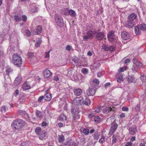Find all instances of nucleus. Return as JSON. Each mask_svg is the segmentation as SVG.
I'll list each match as a JSON object with an SVG mask.
<instances>
[{"instance_id": "obj_1", "label": "nucleus", "mask_w": 146, "mask_h": 146, "mask_svg": "<svg viewBox=\"0 0 146 146\" xmlns=\"http://www.w3.org/2000/svg\"><path fill=\"white\" fill-rule=\"evenodd\" d=\"M26 124L25 121L21 119H18L13 121L11 126L15 129L19 130L21 129Z\"/></svg>"}, {"instance_id": "obj_2", "label": "nucleus", "mask_w": 146, "mask_h": 146, "mask_svg": "<svg viewBox=\"0 0 146 146\" xmlns=\"http://www.w3.org/2000/svg\"><path fill=\"white\" fill-rule=\"evenodd\" d=\"M12 62L15 66H20L22 64L23 60L21 56L17 54H15L12 56Z\"/></svg>"}, {"instance_id": "obj_3", "label": "nucleus", "mask_w": 146, "mask_h": 146, "mask_svg": "<svg viewBox=\"0 0 146 146\" xmlns=\"http://www.w3.org/2000/svg\"><path fill=\"white\" fill-rule=\"evenodd\" d=\"M115 32L113 31H111L108 34V38L109 41L114 43L117 42L118 37L115 35Z\"/></svg>"}, {"instance_id": "obj_4", "label": "nucleus", "mask_w": 146, "mask_h": 146, "mask_svg": "<svg viewBox=\"0 0 146 146\" xmlns=\"http://www.w3.org/2000/svg\"><path fill=\"white\" fill-rule=\"evenodd\" d=\"M54 20L57 25L59 27H61L64 25L62 17L60 15L56 14L54 15Z\"/></svg>"}, {"instance_id": "obj_5", "label": "nucleus", "mask_w": 146, "mask_h": 146, "mask_svg": "<svg viewBox=\"0 0 146 146\" xmlns=\"http://www.w3.org/2000/svg\"><path fill=\"white\" fill-rule=\"evenodd\" d=\"M63 11H64V14L66 15H70L72 17H75L76 15V13L75 12L72 10H69L68 8L64 9Z\"/></svg>"}, {"instance_id": "obj_6", "label": "nucleus", "mask_w": 146, "mask_h": 146, "mask_svg": "<svg viewBox=\"0 0 146 146\" xmlns=\"http://www.w3.org/2000/svg\"><path fill=\"white\" fill-rule=\"evenodd\" d=\"M95 33L96 32L95 31H88L86 35L83 37V40H86L88 39L92 38Z\"/></svg>"}, {"instance_id": "obj_7", "label": "nucleus", "mask_w": 146, "mask_h": 146, "mask_svg": "<svg viewBox=\"0 0 146 146\" xmlns=\"http://www.w3.org/2000/svg\"><path fill=\"white\" fill-rule=\"evenodd\" d=\"M83 102V97H80L75 99L72 101V104L76 106L81 105Z\"/></svg>"}, {"instance_id": "obj_8", "label": "nucleus", "mask_w": 146, "mask_h": 146, "mask_svg": "<svg viewBox=\"0 0 146 146\" xmlns=\"http://www.w3.org/2000/svg\"><path fill=\"white\" fill-rule=\"evenodd\" d=\"M71 112L73 114V117L74 119H78L80 118V116L79 115L78 113L79 112L78 109L74 108H72L71 109Z\"/></svg>"}, {"instance_id": "obj_9", "label": "nucleus", "mask_w": 146, "mask_h": 146, "mask_svg": "<svg viewBox=\"0 0 146 146\" xmlns=\"http://www.w3.org/2000/svg\"><path fill=\"white\" fill-rule=\"evenodd\" d=\"M142 66V64L140 62H138L136 64H133L132 70L134 72H136Z\"/></svg>"}, {"instance_id": "obj_10", "label": "nucleus", "mask_w": 146, "mask_h": 146, "mask_svg": "<svg viewBox=\"0 0 146 146\" xmlns=\"http://www.w3.org/2000/svg\"><path fill=\"white\" fill-rule=\"evenodd\" d=\"M121 36L122 38L125 40L129 39L130 38V36L129 33L125 31H123L121 33Z\"/></svg>"}, {"instance_id": "obj_11", "label": "nucleus", "mask_w": 146, "mask_h": 146, "mask_svg": "<svg viewBox=\"0 0 146 146\" xmlns=\"http://www.w3.org/2000/svg\"><path fill=\"white\" fill-rule=\"evenodd\" d=\"M118 127L117 124L115 122L112 123L109 134L110 135L112 134Z\"/></svg>"}, {"instance_id": "obj_12", "label": "nucleus", "mask_w": 146, "mask_h": 146, "mask_svg": "<svg viewBox=\"0 0 146 146\" xmlns=\"http://www.w3.org/2000/svg\"><path fill=\"white\" fill-rule=\"evenodd\" d=\"M129 130L130 134L134 135L137 132V127L136 125H133L129 128Z\"/></svg>"}, {"instance_id": "obj_13", "label": "nucleus", "mask_w": 146, "mask_h": 146, "mask_svg": "<svg viewBox=\"0 0 146 146\" xmlns=\"http://www.w3.org/2000/svg\"><path fill=\"white\" fill-rule=\"evenodd\" d=\"M115 110L114 108L113 107H107L103 109V112L104 113L107 114L111 111H114Z\"/></svg>"}, {"instance_id": "obj_14", "label": "nucleus", "mask_w": 146, "mask_h": 146, "mask_svg": "<svg viewBox=\"0 0 146 146\" xmlns=\"http://www.w3.org/2000/svg\"><path fill=\"white\" fill-rule=\"evenodd\" d=\"M29 8V9L31 13L37 12L38 10L37 7L35 4L31 5Z\"/></svg>"}, {"instance_id": "obj_15", "label": "nucleus", "mask_w": 146, "mask_h": 146, "mask_svg": "<svg viewBox=\"0 0 146 146\" xmlns=\"http://www.w3.org/2000/svg\"><path fill=\"white\" fill-rule=\"evenodd\" d=\"M96 91L95 89L89 88L86 91V93L88 96H92L94 95Z\"/></svg>"}, {"instance_id": "obj_16", "label": "nucleus", "mask_w": 146, "mask_h": 146, "mask_svg": "<svg viewBox=\"0 0 146 146\" xmlns=\"http://www.w3.org/2000/svg\"><path fill=\"white\" fill-rule=\"evenodd\" d=\"M73 92L75 95L76 96H79L82 93V90L80 88H76L73 90Z\"/></svg>"}, {"instance_id": "obj_17", "label": "nucleus", "mask_w": 146, "mask_h": 146, "mask_svg": "<svg viewBox=\"0 0 146 146\" xmlns=\"http://www.w3.org/2000/svg\"><path fill=\"white\" fill-rule=\"evenodd\" d=\"M12 71V70L10 68H8L6 70V74L4 75V76L5 79H6V78H8V80H10V78H9V74Z\"/></svg>"}, {"instance_id": "obj_18", "label": "nucleus", "mask_w": 146, "mask_h": 146, "mask_svg": "<svg viewBox=\"0 0 146 146\" xmlns=\"http://www.w3.org/2000/svg\"><path fill=\"white\" fill-rule=\"evenodd\" d=\"M43 74L45 78H47L50 77L52 74L49 70L46 69L44 70Z\"/></svg>"}, {"instance_id": "obj_19", "label": "nucleus", "mask_w": 146, "mask_h": 146, "mask_svg": "<svg viewBox=\"0 0 146 146\" xmlns=\"http://www.w3.org/2000/svg\"><path fill=\"white\" fill-rule=\"evenodd\" d=\"M47 137L45 131L43 130L40 134L39 139L41 140H44L47 138Z\"/></svg>"}, {"instance_id": "obj_20", "label": "nucleus", "mask_w": 146, "mask_h": 146, "mask_svg": "<svg viewBox=\"0 0 146 146\" xmlns=\"http://www.w3.org/2000/svg\"><path fill=\"white\" fill-rule=\"evenodd\" d=\"M105 36L104 33L103 32H100L97 34L96 38L98 40H102Z\"/></svg>"}, {"instance_id": "obj_21", "label": "nucleus", "mask_w": 146, "mask_h": 146, "mask_svg": "<svg viewBox=\"0 0 146 146\" xmlns=\"http://www.w3.org/2000/svg\"><path fill=\"white\" fill-rule=\"evenodd\" d=\"M100 66V61H96L92 65V68L94 69H97Z\"/></svg>"}, {"instance_id": "obj_22", "label": "nucleus", "mask_w": 146, "mask_h": 146, "mask_svg": "<svg viewBox=\"0 0 146 146\" xmlns=\"http://www.w3.org/2000/svg\"><path fill=\"white\" fill-rule=\"evenodd\" d=\"M22 80V78L21 76L17 77L14 81V84L17 86L19 85L21 83Z\"/></svg>"}, {"instance_id": "obj_23", "label": "nucleus", "mask_w": 146, "mask_h": 146, "mask_svg": "<svg viewBox=\"0 0 146 146\" xmlns=\"http://www.w3.org/2000/svg\"><path fill=\"white\" fill-rule=\"evenodd\" d=\"M42 31L41 27L40 26H38L33 31L34 34H38L40 33Z\"/></svg>"}, {"instance_id": "obj_24", "label": "nucleus", "mask_w": 146, "mask_h": 146, "mask_svg": "<svg viewBox=\"0 0 146 146\" xmlns=\"http://www.w3.org/2000/svg\"><path fill=\"white\" fill-rule=\"evenodd\" d=\"M44 99L46 101H49L51 99V94L49 93H47L44 96Z\"/></svg>"}, {"instance_id": "obj_25", "label": "nucleus", "mask_w": 146, "mask_h": 146, "mask_svg": "<svg viewBox=\"0 0 146 146\" xmlns=\"http://www.w3.org/2000/svg\"><path fill=\"white\" fill-rule=\"evenodd\" d=\"M31 86L28 82H26L24 83L22 86V88L23 90H25L31 88Z\"/></svg>"}, {"instance_id": "obj_26", "label": "nucleus", "mask_w": 146, "mask_h": 146, "mask_svg": "<svg viewBox=\"0 0 146 146\" xmlns=\"http://www.w3.org/2000/svg\"><path fill=\"white\" fill-rule=\"evenodd\" d=\"M21 31L25 35H26L28 37L30 36L31 35V33L29 30H25L23 29H22Z\"/></svg>"}, {"instance_id": "obj_27", "label": "nucleus", "mask_w": 146, "mask_h": 146, "mask_svg": "<svg viewBox=\"0 0 146 146\" xmlns=\"http://www.w3.org/2000/svg\"><path fill=\"white\" fill-rule=\"evenodd\" d=\"M80 131L81 133H84L85 135H88L89 133L88 129L82 128L80 129Z\"/></svg>"}, {"instance_id": "obj_28", "label": "nucleus", "mask_w": 146, "mask_h": 146, "mask_svg": "<svg viewBox=\"0 0 146 146\" xmlns=\"http://www.w3.org/2000/svg\"><path fill=\"white\" fill-rule=\"evenodd\" d=\"M119 137L117 134L113 135L112 137V144H114L116 143L117 139H119Z\"/></svg>"}, {"instance_id": "obj_29", "label": "nucleus", "mask_w": 146, "mask_h": 146, "mask_svg": "<svg viewBox=\"0 0 146 146\" xmlns=\"http://www.w3.org/2000/svg\"><path fill=\"white\" fill-rule=\"evenodd\" d=\"M132 21H128L126 23L125 26L126 27L131 28L134 25V23L132 22Z\"/></svg>"}, {"instance_id": "obj_30", "label": "nucleus", "mask_w": 146, "mask_h": 146, "mask_svg": "<svg viewBox=\"0 0 146 146\" xmlns=\"http://www.w3.org/2000/svg\"><path fill=\"white\" fill-rule=\"evenodd\" d=\"M137 17V15L135 14L132 13L129 16V20L130 21H132L136 18Z\"/></svg>"}, {"instance_id": "obj_31", "label": "nucleus", "mask_w": 146, "mask_h": 146, "mask_svg": "<svg viewBox=\"0 0 146 146\" xmlns=\"http://www.w3.org/2000/svg\"><path fill=\"white\" fill-rule=\"evenodd\" d=\"M59 119L60 121H66V117L64 115L61 114L59 116Z\"/></svg>"}, {"instance_id": "obj_32", "label": "nucleus", "mask_w": 146, "mask_h": 146, "mask_svg": "<svg viewBox=\"0 0 146 146\" xmlns=\"http://www.w3.org/2000/svg\"><path fill=\"white\" fill-rule=\"evenodd\" d=\"M42 42L41 39L40 38L38 39V40L36 41L35 44V46L36 48L38 47L40 45Z\"/></svg>"}, {"instance_id": "obj_33", "label": "nucleus", "mask_w": 146, "mask_h": 146, "mask_svg": "<svg viewBox=\"0 0 146 146\" xmlns=\"http://www.w3.org/2000/svg\"><path fill=\"white\" fill-rule=\"evenodd\" d=\"M18 113L20 114L22 116L24 115L25 117H28L29 115L25 111L19 110L18 111Z\"/></svg>"}, {"instance_id": "obj_34", "label": "nucleus", "mask_w": 146, "mask_h": 146, "mask_svg": "<svg viewBox=\"0 0 146 146\" xmlns=\"http://www.w3.org/2000/svg\"><path fill=\"white\" fill-rule=\"evenodd\" d=\"M36 116L40 119L42 118L43 115L42 113L38 111H36Z\"/></svg>"}, {"instance_id": "obj_35", "label": "nucleus", "mask_w": 146, "mask_h": 146, "mask_svg": "<svg viewBox=\"0 0 146 146\" xmlns=\"http://www.w3.org/2000/svg\"><path fill=\"white\" fill-rule=\"evenodd\" d=\"M42 131L41 128L40 127H37L35 129V132L37 135H40Z\"/></svg>"}, {"instance_id": "obj_36", "label": "nucleus", "mask_w": 146, "mask_h": 146, "mask_svg": "<svg viewBox=\"0 0 146 146\" xmlns=\"http://www.w3.org/2000/svg\"><path fill=\"white\" fill-rule=\"evenodd\" d=\"M64 138L63 135H58V141L59 143H61L64 141Z\"/></svg>"}, {"instance_id": "obj_37", "label": "nucleus", "mask_w": 146, "mask_h": 146, "mask_svg": "<svg viewBox=\"0 0 146 146\" xmlns=\"http://www.w3.org/2000/svg\"><path fill=\"white\" fill-rule=\"evenodd\" d=\"M8 108L6 106H3L1 108V110L3 113H5L8 110Z\"/></svg>"}, {"instance_id": "obj_38", "label": "nucleus", "mask_w": 146, "mask_h": 146, "mask_svg": "<svg viewBox=\"0 0 146 146\" xmlns=\"http://www.w3.org/2000/svg\"><path fill=\"white\" fill-rule=\"evenodd\" d=\"M83 103L86 105L89 106L91 102L89 99L86 98L84 101H83Z\"/></svg>"}, {"instance_id": "obj_39", "label": "nucleus", "mask_w": 146, "mask_h": 146, "mask_svg": "<svg viewBox=\"0 0 146 146\" xmlns=\"http://www.w3.org/2000/svg\"><path fill=\"white\" fill-rule=\"evenodd\" d=\"M123 76L122 75H119L117 78V82H121L123 81Z\"/></svg>"}, {"instance_id": "obj_40", "label": "nucleus", "mask_w": 146, "mask_h": 146, "mask_svg": "<svg viewBox=\"0 0 146 146\" xmlns=\"http://www.w3.org/2000/svg\"><path fill=\"white\" fill-rule=\"evenodd\" d=\"M139 29L142 31H144L146 29V25L145 24H141L139 27Z\"/></svg>"}, {"instance_id": "obj_41", "label": "nucleus", "mask_w": 146, "mask_h": 146, "mask_svg": "<svg viewBox=\"0 0 146 146\" xmlns=\"http://www.w3.org/2000/svg\"><path fill=\"white\" fill-rule=\"evenodd\" d=\"M14 20L16 22H19L21 21V19L20 16L17 15H15L14 17Z\"/></svg>"}, {"instance_id": "obj_42", "label": "nucleus", "mask_w": 146, "mask_h": 146, "mask_svg": "<svg viewBox=\"0 0 146 146\" xmlns=\"http://www.w3.org/2000/svg\"><path fill=\"white\" fill-rule=\"evenodd\" d=\"M92 82L94 84V86H93L92 87H95L96 86L98 85L99 84V81L98 79H95Z\"/></svg>"}, {"instance_id": "obj_43", "label": "nucleus", "mask_w": 146, "mask_h": 146, "mask_svg": "<svg viewBox=\"0 0 146 146\" xmlns=\"http://www.w3.org/2000/svg\"><path fill=\"white\" fill-rule=\"evenodd\" d=\"M135 32L137 35H138L140 33V31L139 27L137 26L135 27Z\"/></svg>"}, {"instance_id": "obj_44", "label": "nucleus", "mask_w": 146, "mask_h": 146, "mask_svg": "<svg viewBox=\"0 0 146 146\" xmlns=\"http://www.w3.org/2000/svg\"><path fill=\"white\" fill-rule=\"evenodd\" d=\"M105 141V137L103 135L102 136L100 139L99 140V142L100 143H102Z\"/></svg>"}, {"instance_id": "obj_45", "label": "nucleus", "mask_w": 146, "mask_h": 146, "mask_svg": "<svg viewBox=\"0 0 146 146\" xmlns=\"http://www.w3.org/2000/svg\"><path fill=\"white\" fill-rule=\"evenodd\" d=\"M142 81L144 82H146V76L145 75L141 76V77Z\"/></svg>"}, {"instance_id": "obj_46", "label": "nucleus", "mask_w": 146, "mask_h": 146, "mask_svg": "<svg viewBox=\"0 0 146 146\" xmlns=\"http://www.w3.org/2000/svg\"><path fill=\"white\" fill-rule=\"evenodd\" d=\"M100 135V134L98 133H95L94 134V137L96 140H97Z\"/></svg>"}, {"instance_id": "obj_47", "label": "nucleus", "mask_w": 146, "mask_h": 146, "mask_svg": "<svg viewBox=\"0 0 146 146\" xmlns=\"http://www.w3.org/2000/svg\"><path fill=\"white\" fill-rule=\"evenodd\" d=\"M51 50H50L48 52H45V58H49L50 57L49 54Z\"/></svg>"}, {"instance_id": "obj_48", "label": "nucleus", "mask_w": 146, "mask_h": 146, "mask_svg": "<svg viewBox=\"0 0 146 146\" xmlns=\"http://www.w3.org/2000/svg\"><path fill=\"white\" fill-rule=\"evenodd\" d=\"M128 80L129 82H135L134 78L132 77H129L128 78Z\"/></svg>"}, {"instance_id": "obj_49", "label": "nucleus", "mask_w": 146, "mask_h": 146, "mask_svg": "<svg viewBox=\"0 0 146 146\" xmlns=\"http://www.w3.org/2000/svg\"><path fill=\"white\" fill-rule=\"evenodd\" d=\"M127 69V67L125 66L124 67H122L120 68V69L118 71L119 72H123L125 70H126Z\"/></svg>"}, {"instance_id": "obj_50", "label": "nucleus", "mask_w": 146, "mask_h": 146, "mask_svg": "<svg viewBox=\"0 0 146 146\" xmlns=\"http://www.w3.org/2000/svg\"><path fill=\"white\" fill-rule=\"evenodd\" d=\"M82 71L83 74H87L88 72V69L86 68H82Z\"/></svg>"}, {"instance_id": "obj_51", "label": "nucleus", "mask_w": 146, "mask_h": 146, "mask_svg": "<svg viewBox=\"0 0 146 146\" xmlns=\"http://www.w3.org/2000/svg\"><path fill=\"white\" fill-rule=\"evenodd\" d=\"M102 110L101 107H98L96 108L95 110V111L96 113H98L100 112Z\"/></svg>"}, {"instance_id": "obj_52", "label": "nucleus", "mask_w": 146, "mask_h": 146, "mask_svg": "<svg viewBox=\"0 0 146 146\" xmlns=\"http://www.w3.org/2000/svg\"><path fill=\"white\" fill-rule=\"evenodd\" d=\"M72 61L74 62L75 63H76L78 62V58L77 57H73L72 58Z\"/></svg>"}, {"instance_id": "obj_53", "label": "nucleus", "mask_w": 146, "mask_h": 146, "mask_svg": "<svg viewBox=\"0 0 146 146\" xmlns=\"http://www.w3.org/2000/svg\"><path fill=\"white\" fill-rule=\"evenodd\" d=\"M44 99L43 96H40L38 99V102L42 103V102L43 99Z\"/></svg>"}, {"instance_id": "obj_54", "label": "nucleus", "mask_w": 146, "mask_h": 146, "mask_svg": "<svg viewBox=\"0 0 146 146\" xmlns=\"http://www.w3.org/2000/svg\"><path fill=\"white\" fill-rule=\"evenodd\" d=\"M22 18L23 21H26L27 19V16L25 15H23L22 16Z\"/></svg>"}, {"instance_id": "obj_55", "label": "nucleus", "mask_w": 146, "mask_h": 146, "mask_svg": "<svg viewBox=\"0 0 146 146\" xmlns=\"http://www.w3.org/2000/svg\"><path fill=\"white\" fill-rule=\"evenodd\" d=\"M140 107V104H137V105L135 106V109L136 110H139Z\"/></svg>"}, {"instance_id": "obj_56", "label": "nucleus", "mask_w": 146, "mask_h": 146, "mask_svg": "<svg viewBox=\"0 0 146 146\" xmlns=\"http://www.w3.org/2000/svg\"><path fill=\"white\" fill-rule=\"evenodd\" d=\"M103 48L106 51H108L109 50V47H108L107 46H103Z\"/></svg>"}, {"instance_id": "obj_57", "label": "nucleus", "mask_w": 146, "mask_h": 146, "mask_svg": "<svg viewBox=\"0 0 146 146\" xmlns=\"http://www.w3.org/2000/svg\"><path fill=\"white\" fill-rule=\"evenodd\" d=\"M100 120V117L99 116H96L94 118V121L96 122H98Z\"/></svg>"}, {"instance_id": "obj_58", "label": "nucleus", "mask_w": 146, "mask_h": 146, "mask_svg": "<svg viewBox=\"0 0 146 146\" xmlns=\"http://www.w3.org/2000/svg\"><path fill=\"white\" fill-rule=\"evenodd\" d=\"M34 56V53L32 52H29L28 53L29 57L31 58Z\"/></svg>"}, {"instance_id": "obj_59", "label": "nucleus", "mask_w": 146, "mask_h": 146, "mask_svg": "<svg viewBox=\"0 0 146 146\" xmlns=\"http://www.w3.org/2000/svg\"><path fill=\"white\" fill-rule=\"evenodd\" d=\"M19 93V90H17L14 93H13L14 95L15 96H17L18 95V94Z\"/></svg>"}, {"instance_id": "obj_60", "label": "nucleus", "mask_w": 146, "mask_h": 146, "mask_svg": "<svg viewBox=\"0 0 146 146\" xmlns=\"http://www.w3.org/2000/svg\"><path fill=\"white\" fill-rule=\"evenodd\" d=\"M109 50L111 51H113L115 50V48L113 46H110L109 47Z\"/></svg>"}, {"instance_id": "obj_61", "label": "nucleus", "mask_w": 146, "mask_h": 146, "mask_svg": "<svg viewBox=\"0 0 146 146\" xmlns=\"http://www.w3.org/2000/svg\"><path fill=\"white\" fill-rule=\"evenodd\" d=\"M130 61V60L129 59V58H127L126 59V60H125L124 61V63L125 64H128Z\"/></svg>"}, {"instance_id": "obj_62", "label": "nucleus", "mask_w": 146, "mask_h": 146, "mask_svg": "<svg viewBox=\"0 0 146 146\" xmlns=\"http://www.w3.org/2000/svg\"><path fill=\"white\" fill-rule=\"evenodd\" d=\"M125 146H132V143L130 142L127 143Z\"/></svg>"}, {"instance_id": "obj_63", "label": "nucleus", "mask_w": 146, "mask_h": 146, "mask_svg": "<svg viewBox=\"0 0 146 146\" xmlns=\"http://www.w3.org/2000/svg\"><path fill=\"white\" fill-rule=\"evenodd\" d=\"M122 110L123 111H128V109L126 107H123L122 108Z\"/></svg>"}, {"instance_id": "obj_64", "label": "nucleus", "mask_w": 146, "mask_h": 146, "mask_svg": "<svg viewBox=\"0 0 146 146\" xmlns=\"http://www.w3.org/2000/svg\"><path fill=\"white\" fill-rule=\"evenodd\" d=\"M133 64H136L137 63H138V62H140L135 58H134L133 59Z\"/></svg>"}]
</instances>
